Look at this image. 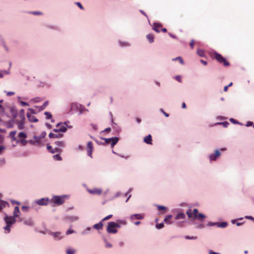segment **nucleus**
<instances>
[{
    "instance_id": "nucleus-1",
    "label": "nucleus",
    "mask_w": 254,
    "mask_h": 254,
    "mask_svg": "<svg viewBox=\"0 0 254 254\" xmlns=\"http://www.w3.org/2000/svg\"><path fill=\"white\" fill-rule=\"evenodd\" d=\"M16 218L13 216H8L5 214L4 217V220L6 223V226L4 227V229L7 233L10 232V228L13 224L16 222Z\"/></svg>"
},
{
    "instance_id": "nucleus-2",
    "label": "nucleus",
    "mask_w": 254,
    "mask_h": 254,
    "mask_svg": "<svg viewBox=\"0 0 254 254\" xmlns=\"http://www.w3.org/2000/svg\"><path fill=\"white\" fill-rule=\"evenodd\" d=\"M187 214L190 218L197 219L200 220H202L205 218V216L203 214L198 213V210L196 208L192 211L191 209L188 210Z\"/></svg>"
},
{
    "instance_id": "nucleus-3",
    "label": "nucleus",
    "mask_w": 254,
    "mask_h": 254,
    "mask_svg": "<svg viewBox=\"0 0 254 254\" xmlns=\"http://www.w3.org/2000/svg\"><path fill=\"white\" fill-rule=\"evenodd\" d=\"M211 57L224 66H227L229 65V63L220 54L214 52L212 54Z\"/></svg>"
},
{
    "instance_id": "nucleus-4",
    "label": "nucleus",
    "mask_w": 254,
    "mask_h": 254,
    "mask_svg": "<svg viewBox=\"0 0 254 254\" xmlns=\"http://www.w3.org/2000/svg\"><path fill=\"white\" fill-rule=\"evenodd\" d=\"M120 225L114 222H110L108 223L107 228V231L108 233L115 234L117 233V228H120Z\"/></svg>"
},
{
    "instance_id": "nucleus-5",
    "label": "nucleus",
    "mask_w": 254,
    "mask_h": 254,
    "mask_svg": "<svg viewBox=\"0 0 254 254\" xmlns=\"http://www.w3.org/2000/svg\"><path fill=\"white\" fill-rule=\"evenodd\" d=\"M66 127L65 124L61 123H58L56 125V128H54L53 129V131L55 132H65L66 131Z\"/></svg>"
},
{
    "instance_id": "nucleus-6",
    "label": "nucleus",
    "mask_w": 254,
    "mask_h": 254,
    "mask_svg": "<svg viewBox=\"0 0 254 254\" xmlns=\"http://www.w3.org/2000/svg\"><path fill=\"white\" fill-rule=\"evenodd\" d=\"M102 139L104 140L105 142L107 144H111V146H114L116 143L118 142L119 139L118 137H111L109 138H102Z\"/></svg>"
},
{
    "instance_id": "nucleus-7",
    "label": "nucleus",
    "mask_w": 254,
    "mask_h": 254,
    "mask_svg": "<svg viewBox=\"0 0 254 254\" xmlns=\"http://www.w3.org/2000/svg\"><path fill=\"white\" fill-rule=\"evenodd\" d=\"M18 137L19 139V141L23 145H25L27 141L25 139L27 137V135L25 133L23 132H20L18 134Z\"/></svg>"
},
{
    "instance_id": "nucleus-8",
    "label": "nucleus",
    "mask_w": 254,
    "mask_h": 254,
    "mask_svg": "<svg viewBox=\"0 0 254 254\" xmlns=\"http://www.w3.org/2000/svg\"><path fill=\"white\" fill-rule=\"evenodd\" d=\"M64 201V196H55L53 198V201L54 203L61 205L62 204Z\"/></svg>"
},
{
    "instance_id": "nucleus-9",
    "label": "nucleus",
    "mask_w": 254,
    "mask_h": 254,
    "mask_svg": "<svg viewBox=\"0 0 254 254\" xmlns=\"http://www.w3.org/2000/svg\"><path fill=\"white\" fill-rule=\"evenodd\" d=\"M19 117L20 118V121L19 122H17V126L18 128L19 129H22L24 128V120H25V117L23 114H20L19 115Z\"/></svg>"
},
{
    "instance_id": "nucleus-10",
    "label": "nucleus",
    "mask_w": 254,
    "mask_h": 254,
    "mask_svg": "<svg viewBox=\"0 0 254 254\" xmlns=\"http://www.w3.org/2000/svg\"><path fill=\"white\" fill-rule=\"evenodd\" d=\"M20 213L19 208L18 206H15L14 208V210L13 212V216L15 217L16 218L18 219V221L21 222L22 221V218L20 217L19 214Z\"/></svg>"
},
{
    "instance_id": "nucleus-11",
    "label": "nucleus",
    "mask_w": 254,
    "mask_h": 254,
    "mask_svg": "<svg viewBox=\"0 0 254 254\" xmlns=\"http://www.w3.org/2000/svg\"><path fill=\"white\" fill-rule=\"evenodd\" d=\"M63 134L59 132H51L49 134V137L50 138H62L63 136Z\"/></svg>"
},
{
    "instance_id": "nucleus-12",
    "label": "nucleus",
    "mask_w": 254,
    "mask_h": 254,
    "mask_svg": "<svg viewBox=\"0 0 254 254\" xmlns=\"http://www.w3.org/2000/svg\"><path fill=\"white\" fill-rule=\"evenodd\" d=\"M47 148L48 150L52 153H54L56 152L61 153L62 152L61 149H60L59 148H55L53 149L52 148V147L49 144H47Z\"/></svg>"
},
{
    "instance_id": "nucleus-13",
    "label": "nucleus",
    "mask_w": 254,
    "mask_h": 254,
    "mask_svg": "<svg viewBox=\"0 0 254 254\" xmlns=\"http://www.w3.org/2000/svg\"><path fill=\"white\" fill-rule=\"evenodd\" d=\"M88 191L91 194L97 195H100L102 192V190L98 188H94L92 190H88Z\"/></svg>"
},
{
    "instance_id": "nucleus-14",
    "label": "nucleus",
    "mask_w": 254,
    "mask_h": 254,
    "mask_svg": "<svg viewBox=\"0 0 254 254\" xmlns=\"http://www.w3.org/2000/svg\"><path fill=\"white\" fill-rule=\"evenodd\" d=\"M220 155V151L218 150H216L214 154H212L209 156L210 160H215Z\"/></svg>"
},
{
    "instance_id": "nucleus-15",
    "label": "nucleus",
    "mask_w": 254,
    "mask_h": 254,
    "mask_svg": "<svg viewBox=\"0 0 254 254\" xmlns=\"http://www.w3.org/2000/svg\"><path fill=\"white\" fill-rule=\"evenodd\" d=\"M162 27V25L161 23L158 22H154L153 24V29L157 33L160 32V28Z\"/></svg>"
},
{
    "instance_id": "nucleus-16",
    "label": "nucleus",
    "mask_w": 254,
    "mask_h": 254,
    "mask_svg": "<svg viewBox=\"0 0 254 254\" xmlns=\"http://www.w3.org/2000/svg\"><path fill=\"white\" fill-rule=\"evenodd\" d=\"M27 117L28 119V120L29 121V122H38V119L36 118V117L31 114H29V113H27Z\"/></svg>"
},
{
    "instance_id": "nucleus-17",
    "label": "nucleus",
    "mask_w": 254,
    "mask_h": 254,
    "mask_svg": "<svg viewBox=\"0 0 254 254\" xmlns=\"http://www.w3.org/2000/svg\"><path fill=\"white\" fill-rule=\"evenodd\" d=\"M48 203V199L42 198L36 201V203L40 205H46Z\"/></svg>"
},
{
    "instance_id": "nucleus-18",
    "label": "nucleus",
    "mask_w": 254,
    "mask_h": 254,
    "mask_svg": "<svg viewBox=\"0 0 254 254\" xmlns=\"http://www.w3.org/2000/svg\"><path fill=\"white\" fill-rule=\"evenodd\" d=\"M143 215L140 214H135L130 216V219L132 220H140L143 218Z\"/></svg>"
},
{
    "instance_id": "nucleus-19",
    "label": "nucleus",
    "mask_w": 254,
    "mask_h": 254,
    "mask_svg": "<svg viewBox=\"0 0 254 254\" xmlns=\"http://www.w3.org/2000/svg\"><path fill=\"white\" fill-rule=\"evenodd\" d=\"M144 141L148 144H152V136L150 134L148 135L147 136H146L144 138Z\"/></svg>"
},
{
    "instance_id": "nucleus-20",
    "label": "nucleus",
    "mask_w": 254,
    "mask_h": 254,
    "mask_svg": "<svg viewBox=\"0 0 254 254\" xmlns=\"http://www.w3.org/2000/svg\"><path fill=\"white\" fill-rule=\"evenodd\" d=\"M215 224L217 225V226L219 227H221V228H225L228 225L227 222H221V223H210V225H214Z\"/></svg>"
},
{
    "instance_id": "nucleus-21",
    "label": "nucleus",
    "mask_w": 254,
    "mask_h": 254,
    "mask_svg": "<svg viewBox=\"0 0 254 254\" xmlns=\"http://www.w3.org/2000/svg\"><path fill=\"white\" fill-rule=\"evenodd\" d=\"M102 222L103 221H102V220H101L99 223L95 224L93 226V228L97 230L102 229L103 226V224Z\"/></svg>"
},
{
    "instance_id": "nucleus-22",
    "label": "nucleus",
    "mask_w": 254,
    "mask_h": 254,
    "mask_svg": "<svg viewBox=\"0 0 254 254\" xmlns=\"http://www.w3.org/2000/svg\"><path fill=\"white\" fill-rule=\"evenodd\" d=\"M172 217V215H167L165 218L164 219V222L167 224H171L172 223V222L171 221V219Z\"/></svg>"
},
{
    "instance_id": "nucleus-23",
    "label": "nucleus",
    "mask_w": 254,
    "mask_h": 254,
    "mask_svg": "<svg viewBox=\"0 0 254 254\" xmlns=\"http://www.w3.org/2000/svg\"><path fill=\"white\" fill-rule=\"evenodd\" d=\"M16 133V131H11L9 134V137L11 138L12 140H13V141L16 140V138L15 136Z\"/></svg>"
},
{
    "instance_id": "nucleus-24",
    "label": "nucleus",
    "mask_w": 254,
    "mask_h": 254,
    "mask_svg": "<svg viewBox=\"0 0 254 254\" xmlns=\"http://www.w3.org/2000/svg\"><path fill=\"white\" fill-rule=\"evenodd\" d=\"M185 218V214L183 213H180L176 215L175 219L176 220H178V219H184Z\"/></svg>"
},
{
    "instance_id": "nucleus-25",
    "label": "nucleus",
    "mask_w": 254,
    "mask_h": 254,
    "mask_svg": "<svg viewBox=\"0 0 254 254\" xmlns=\"http://www.w3.org/2000/svg\"><path fill=\"white\" fill-rule=\"evenodd\" d=\"M75 252V250L70 248H67L66 251V254H74Z\"/></svg>"
},
{
    "instance_id": "nucleus-26",
    "label": "nucleus",
    "mask_w": 254,
    "mask_h": 254,
    "mask_svg": "<svg viewBox=\"0 0 254 254\" xmlns=\"http://www.w3.org/2000/svg\"><path fill=\"white\" fill-rule=\"evenodd\" d=\"M7 205H8V203L7 202L2 201L0 203V210H1L3 208H4Z\"/></svg>"
},
{
    "instance_id": "nucleus-27",
    "label": "nucleus",
    "mask_w": 254,
    "mask_h": 254,
    "mask_svg": "<svg viewBox=\"0 0 254 254\" xmlns=\"http://www.w3.org/2000/svg\"><path fill=\"white\" fill-rule=\"evenodd\" d=\"M146 38L150 43H152L154 41V36L151 34L147 35Z\"/></svg>"
},
{
    "instance_id": "nucleus-28",
    "label": "nucleus",
    "mask_w": 254,
    "mask_h": 254,
    "mask_svg": "<svg viewBox=\"0 0 254 254\" xmlns=\"http://www.w3.org/2000/svg\"><path fill=\"white\" fill-rule=\"evenodd\" d=\"M55 144L59 147H64V142L63 141H57L55 142Z\"/></svg>"
},
{
    "instance_id": "nucleus-29",
    "label": "nucleus",
    "mask_w": 254,
    "mask_h": 254,
    "mask_svg": "<svg viewBox=\"0 0 254 254\" xmlns=\"http://www.w3.org/2000/svg\"><path fill=\"white\" fill-rule=\"evenodd\" d=\"M197 53L200 57H203L204 56V52L202 50H197Z\"/></svg>"
},
{
    "instance_id": "nucleus-30",
    "label": "nucleus",
    "mask_w": 254,
    "mask_h": 254,
    "mask_svg": "<svg viewBox=\"0 0 254 254\" xmlns=\"http://www.w3.org/2000/svg\"><path fill=\"white\" fill-rule=\"evenodd\" d=\"M53 157L54 160H58L61 161L62 160V158L61 157V156L59 154H56L53 156Z\"/></svg>"
},
{
    "instance_id": "nucleus-31",
    "label": "nucleus",
    "mask_w": 254,
    "mask_h": 254,
    "mask_svg": "<svg viewBox=\"0 0 254 254\" xmlns=\"http://www.w3.org/2000/svg\"><path fill=\"white\" fill-rule=\"evenodd\" d=\"M34 141L37 144H40L41 143V138L40 137L34 136Z\"/></svg>"
},
{
    "instance_id": "nucleus-32",
    "label": "nucleus",
    "mask_w": 254,
    "mask_h": 254,
    "mask_svg": "<svg viewBox=\"0 0 254 254\" xmlns=\"http://www.w3.org/2000/svg\"><path fill=\"white\" fill-rule=\"evenodd\" d=\"M87 149L93 150V144L91 141H89L88 142Z\"/></svg>"
},
{
    "instance_id": "nucleus-33",
    "label": "nucleus",
    "mask_w": 254,
    "mask_h": 254,
    "mask_svg": "<svg viewBox=\"0 0 254 254\" xmlns=\"http://www.w3.org/2000/svg\"><path fill=\"white\" fill-rule=\"evenodd\" d=\"M173 61H178L181 64H184V61H183V59H182V58H181L180 57H178L176 58H175V59H173Z\"/></svg>"
},
{
    "instance_id": "nucleus-34",
    "label": "nucleus",
    "mask_w": 254,
    "mask_h": 254,
    "mask_svg": "<svg viewBox=\"0 0 254 254\" xmlns=\"http://www.w3.org/2000/svg\"><path fill=\"white\" fill-rule=\"evenodd\" d=\"M45 115L46 116L47 119H50L52 118V115L50 112H45Z\"/></svg>"
},
{
    "instance_id": "nucleus-35",
    "label": "nucleus",
    "mask_w": 254,
    "mask_h": 254,
    "mask_svg": "<svg viewBox=\"0 0 254 254\" xmlns=\"http://www.w3.org/2000/svg\"><path fill=\"white\" fill-rule=\"evenodd\" d=\"M48 105V101H46L44 103L42 106L40 107L41 110H44Z\"/></svg>"
},
{
    "instance_id": "nucleus-36",
    "label": "nucleus",
    "mask_w": 254,
    "mask_h": 254,
    "mask_svg": "<svg viewBox=\"0 0 254 254\" xmlns=\"http://www.w3.org/2000/svg\"><path fill=\"white\" fill-rule=\"evenodd\" d=\"M195 44V41L194 40H191L190 43V46L191 48V49H193L194 45Z\"/></svg>"
},
{
    "instance_id": "nucleus-37",
    "label": "nucleus",
    "mask_w": 254,
    "mask_h": 254,
    "mask_svg": "<svg viewBox=\"0 0 254 254\" xmlns=\"http://www.w3.org/2000/svg\"><path fill=\"white\" fill-rule=\"evenodd\" d=\"M112 217V215H111V214L109 215L106 216L105 217H104L102 220V221H106V220H108L110 219Z\"/></svg>"
},
{
    "instance_id": "nucleus-38",
    "label": "nucleus",
    "mask_w": 254,
    "mask_h": 254,
    "mask_svg": "<svg viewBox=\"0 0 254 254\" xmlns=\"http://www.w3.org/2000/svg\"><path fill=\"white\" fill-rule=\"evenodd\" d=\"M105 247L107 248H111L112 247V244L108 243L106 240H105Z\"/></svg>"
},
{
    "instance_id": "nucleus-39",
    "label": "nucleus",
    "mask_w": 254,
    "mask_h": 254,
    "mask_svg": "<svg viewBox=\"0 0 254 254\" xmlns=\"http://www.w3.org/2000/svg\"><path fill=\"white\" fill-rule=\"evenodd\" d=\"M185 238L186 239L195 240L197 239V237L196 236L190 237V236H187L185 237Z\"/></svg>"
},
{
    "instance_id": "nucleus-40",
    "label": "nucleus",
    "mask_w": 254,
    "mask_h": 254,
    "mask_svg": "<svg viewBox=\"0 0 254 254\" xmlns=\"http://www.w3.org/2000/svg\"><path fill=\"white\" fill-rule=\"evenodd\" d=\"M164 227V224L163 223H159L156 225V227L157 229H161Z\"/></svg>"
},
{
    "instance_id": "nucleus-41",
    "label": "nucleus",
    "mask_w": 254,
    "mask_h": 254,
    "mask_svg": "<svg viewBox=\"0 0 254 254\" xmlns=\"http://www.w3.org/2000/svg\"><path fill=\"white\" fill-rule=\"evenodd\" d=\"M21 209L23 211L27 212L29 210V207L26 206H22L21 207Z\"/></svg>"
},
{
    "instance_id": "nucleus-42",
    "label": "nucleus",
    "mask_w": 254,
    "mask_h": 254,
    "mask_svg": "<svg viewBox=\"0 0 254 254\" xmlns=\"http://www.w3.org/2000/svg\"><path fill=\"white\" fill-rule=\"evenodd\" d=\"M87 154L90 157H92V150L87 149Z\"/></svg>"
},
{
    "instance_id": "nucleus-43",
    "label": "nucleus",
    "mask_w": 254,
    "mask_h": 254,
    "mask_svg": "<svg viewBox=\"0 0 254 254\" xmlns=\"http://www.w3.org/2000/svg\"><path fill=\"white\" fill-rule=\"evenodd\" d=\"M175 79L180 82H182L181 77L180 75L176 76Z\"/></svg>"
},
{
    "instance_id": "nucleus-44",
    "label": "nucleus",
    "mask_w": 254,
    "mask_h": 254,
    "mask_svg": "<svg viewBox=\"0 0 254 254\" xmlns=\"http://www.w3.org/2000/svg\"><path fill=\"white\" fill-rule=\"evenodd\" d=\"M4 150H5V147L3 146H0V154H2Z\"/></svg>"
},
{
    "instance_id": "nucleus-45",
    "label": "nucleus",
    "mask_w": 254,
    "mask_h": 254,
    "mask_svg": "<svg viewBox=\"0 0 254 254\" xmlns=\"http://www.w3.org/2000/svg\"><path fill=\"white\" fill-rule=\"evenodd\" d=\"M158 209L159 210H165L166 208L163 206L159 205L158 206Z\"/></svg>"
},
{
    "instance_id": "nucleus-46",
    "label": "nucleus",
    "mask_w": 254,
    "mask_h": 254,
    "mask_svg": "<svg viewBox=\"0 0 254 254\" xmlns=\"http://www.w3.org/2000/svg\"><path fill=\"white\" fill-rule=\"evenodd\" d=\"M61 235V233L60 232H56L53 234V236L55 237H59Z\"/></svg>"
},
{
    "instance_id": "nucleus-47",
    "label": "nucleus",
    "mask_w": 254,
    "mask_h": 254,
    "mask_svg": "<svg viewBox=\"0 0 254 254\" xmlns=\"http://www.w3.org/2000/svg\"><path fill=\"white\" fill-rule=\"evenodd\" d=\"M74 232V231L72 230H68L66 231V235H69V234H72Z\"/></svg>"
},
{
    "instance_id": "nucleus-48",
    "label": "nucleus",
    "mask_w": 254,
    "mask_h": 254,
    "mask_svg": "<svg viewBox=\"0 0 254 254\" xmlns=\"http://www.w3.org/2000/svg\"><path fill=\"white\" fill-rule=\"evenodd\" d=\"M219 124H222L225 127H227V126L229 125V123L228 122H223V123H219Z\"/></svg>"
},
{
    "instance_id": "nucleus-49",
    "label": "nucleus",
    "mask_w": 254,
    "mask_h": 254,
    "mask_svg": "<svg viewBox=\"0 0 254 254\" xmlns=\"http://www.w3.org/2000/svg\"><path fill=\"white\" fill-rule=\"evenodd\" d=\"M14 94V92H7V94H6V95L8 96L13 95Z\"/></svg>"
},
{
    "instance_id": "nucleus-50",
    "label": "nucleus",
    "mask_w": 254,
    "mask_h": 254,
    "mask_svg": "<svg viewBox=\"0 0 254 254\" xmlns=\"http://www.w3.org/2000/svg\"><path fill=\"white\" fill-rule=\"evenodd\" d=\"M20 103L22 106H28V104L24 101H21Z\"/></svg>"
},
{
    "instance_id": "nucleus-51",
    "label": "nucleus",
    "mask_w": 254,
    "mask_h": 254,
    "mask_svg": "<svg viewBox=\"0 0 254 254\" xmlns=\"http://www.w3.org/2000/svg\"><path fill=\"white\" fill-rule=\"evenodd\" d=\"M230 121L232 122V123H233L234 124H236L238 122L234 119L233 118H231L230 119Z\"/></svg>"
},
{
    "instance_id": "nucleus-52",
    "label": "nucleus",
    "mask_w": 254,
    "mask_h": 254,
    "mask_svg": "<svg viewBox=\"0 0 254 254\" xmlns=\"http://www.w3.org/2000/svg\"><path fill=\"white\" fill-rule=\"evenodd\" d=\"M76 4L81 9H83V7L80 2H77Z\"/></svg>"
},
{
    "instance_id": "nucleus-53",
    "label": "nucleus",
    "mask_w": 254,
    "mask_h": 254,
    "mask_svg": "<svg viewBox=\"0 0 254 254\" xmlns=\"http://www.w3.org/2000/svg\"><path fill=\"white\" fill-rule=\"evenodd\" d=\"M200 62L203 64L204 65H206L207 64V62L203 61L202 60H200Z\"/></svg>"
},
{
    "instance_id": "nucleus-54",
    "label": "nucleus",
    "mask_w": 254,
    "mask_h": 254,
    "mask_svg": "<svg viewBox=\"0 0 254 254\" xmlns=\"http://www.w3.org/2000/svg\"><path fill=\"white\" fill-rule=\"evenodd\" d=\"M11 203H13V204L15 203V204H17L18 205H19L20 204L19 202L16 201L15 200H12L11 201Z\"/></svg>"
},
{
    "instance_id": "nucleus-55",
    "label": "nucleus",
    "mask_w": 254,
    "mask_h": 254,
    "mask_svg": "<svg viewBox=\"0 0 254 254\" xmlns=\"http://www.w3.org/2000/svg\"><path fill=\"white\" fill-rule=\"evenodd\" d=\"M46 135V132H43L41 135V136H40V138H44Z\"/></svg>"
},
{
    "instance_id": "nucleus-56",
    "label": "nucleus",
    "mask_w": 254,
    "mask_h": 254,
    "mask_svg": "<svg viewBox=\"0 0 254 254\" xmlns=\"http://www.w3.org/2000/svg\"><path fill=\"white\" fill-rule=\"evenodd\" d=\"M169 35L171 37H172L173 38L177 39V37H176V36L174 35H173V34H171V33H169Z\"/></svg>"
},
{
    "instance_id": "nucleus-57",
    "label": "nucleus",
    "mask_w": 254,
    "mask_h": 254,
    "mask_svg": "<svg viewBox=\"0 0 254 254\" xmlns=\"http://www.w3.org/2000/svg\"><path fill=\"white\" fill-rule=\"evenodd\" d=\"M161 111L163 113V114H164V115L166 117H169V114L165 113L163 110V109H161Z\"/></svg>"
},
{
    "instance_id": "nucleus-58",
    "label": "nucleus",
    "mask_w": 254,
    "mask_h": 254,
    "mask_svg": "<svg viewBox=\"0 0 254 254\" xmlns=\"http://www.w3.org/2000/svg\"><path fill=\"white\" fill-rule=\"evenodd\" d=\"M228 87H229V86H227H227H225L224 87V91L225 92H227V90H228Z\"/></svg>"
},
{
    "instance_id": "nucleus-59",
    "label": "nucleus",
    "mask_w": 254,
    "mask_h": 254,
    "mask_svg": "<svg viewBox=\"0 0 254 254\" xmlns=\"http://www.w3.org/2000/svg\"><path fill=\"white\" fill-rule=\"evenodd\" d=\"M252 125H253V123L252 122H248V123L247 124V126H248V127L251 126H252Z\"/></svg>"
},
{
    "instance_id": "nucleus-60",
    "label": "nucleus",
    "mask_w": 254,
    "mask_h": 254,
    "mask_svg": "<svg viewBox=\"0 0 254 254\" xmlns=\"http://www.w3.org/2000/svg\"><path fill=\"white\" fill-rule=\"evenodd\" d=\"M111 131V128H110V127L107 128H106V129L104 130V131H105V132H109V131Z\"/></svg>"
},
{
    "instance_id": "nucleus-61",
    "label": "nucleus",
    "mask_w": 254,
    "mask_h": 254,
    "mask_svg": "<svg viewBox=\"0 0 254 254\" xmlns=\"http://www.w3.org/2000/svg\"><path fill=\"white\" fill-rule=\"evenodd\" d=\"M46 126H47V127L49 128V129L52 128V126L51 125H50L49 124L47 123L46 124Z\"/></svg>"
},
{
    "instance_id": "nucleus-62",
    "label": "nucleus",
    "mask_w": 254,
    "mask_h": 254,
    "mask_svg": "<svg viewBox=\"0 0 254 254\" xmlns=\"http://www.w3.org/2000/svg\"><path fill=\"white\" fill-rule=\"evenodd\" d=\"M161 31H162L163 32H164V33H165V32H166L167 31V29H166V28H162V29H161Z\"/></svg>"
},
{
    "instance_id": "nucleus-63",
    "label": "nucleus",
    "mask_w": 254,
    "mask_h": 254,
    "mask_svg": "<svg viewBox=\"0 0 254 254\" xmlns=\"http://www.w3.org/2000/svg\"><path fill=\"white\" fill-rule=\"evenodd\" d=\"M136 122H137L138 124H139V123H140L141 122V119H139V118H137L136 119Z\"/></svg>"
},
{
    "instance_id": "nucleus-64",
    "label": "nucleus",
    "mask_w": 254,
    "mask_h": 254,
    "mask_svg": "<svg viewBox=\"0 0 254 254\" xmlns=\"http://www.w3.org/2000/svg\"><path fill=\"white\" fill-rule=\"evenodd\" d=\"M209 254H219L217 253H216V252H212V251H210V252H209Z\"/></svg>"
}]
</instances>
